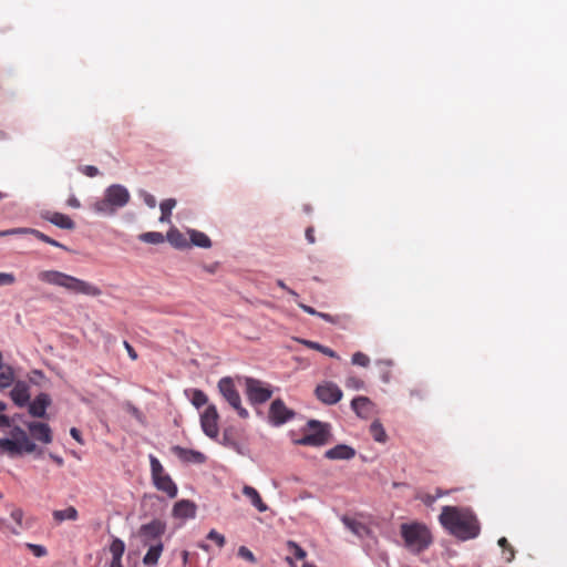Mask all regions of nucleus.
<instances>
[{"label":"nucleus","mask_w":567,"mask_h":567,"mask_svg":"<svg viewBox=\"0 0 567 567\" xmlns=\"http://www.w3.org/2000/svg\"><path fill=\"white\" fill-rule=\"evenodd\" d=\"M439 522L449 534L460 540L476 538L481 533L477 516L468 507L443 506Z\"/></svg>","instance_id":"nucleus-1"},{"label":"nucleus","mask_w":567,"mask_h":567,"mask_svg":"<svg viewBox=\"0 0 567 567\" xmlns=\"http://www.w3.org/2000/svg\"><path fill=\"white\" fill-rule=\"evenodd\" d=\"M38 279L44 284L64 288L72 293L91 297L102 293L97 286L58 270H42L38 274Z\"/></svg>","instance_id":"nucleus-2"},{"label":"nucleus","mask_w":567,"mask_h":567,"mask_svg":"<svg viewBox=\"0 0 567 567\" xmlns=\"http://www.w3.org/2000/svg\"><path fill=\"white\" fill-rule=\"evenodd\" d=\"M130 199L131 194L125 186L113 184L104 190V196L93 204V209L100 215L111 216L126 206Z\"/></svg>","instance_id":"nucleus-3"},{"label":"nucleus","mask_w":567,"mask_h":567,"mask_svg":"<svg viewBox=\"0 0 567 567\" xmlns=\"http://www.w3.org/2000/svg\"><path fill=\"white\" fill-rule=\"evenodd\" d=\"M400 532L405 546L414 553L425 550L433 542L430 529L423 523H404Z\"/></svg>","instance_id":"nucleus-4"},{"label":"nucleus","mask_w":567,"mask_h":567,"mask_svg":"<svg viewBox=\"0 0 567 567\" xmlns=\"http://www.w3.org/2000/svg\"><path fill=\"white\" fill-rule=\"evenodd\" d=\"M11 434L12 439H0V455L8 454L10 457H16L37 450V445L21 427L16 426Z\"/></svg>","instance_id":"nucleus-5"},{"label":"nucleus","mask_w":567,"mask_h":567,"mask_svg":"<svg viewBox=\"0 0 567 567\" xmlns=\"http://www.w3.org/2000/svg\"><path fill=\"white\" fill-rule=\"evenodd\" d=\"M307 431L303 436L296 441L299 445L322 446L329 442V425L316 420H311L307 424Z\"/></svg>","instance_id":"nucleus-6"},{"label":"nucleus","mask_w":567,"mask_h":567,"mask_svg":"<svg viewBox=\"0 0 567 567\" xmlns=\"http://www.w3.org/2000/svg\"><path fill=\"white\" fill-rule=\"evenodd\" d=\"M152 480L155 487L167 494L168 497L174 498L177 495V486L172 477L164 472L161 462L154 456L150 455Z\"/></svg>","instance_id":"nucleus-7"},{"label":"nucleus","mask_w":567,"mask_h":567,"mask_svg":"<svg viewBox=\"0 0 567 567\" xmlns=\"http://www.w3.org/2000/svg\"><path fill=\"white\" fill-rule=\"evenodd\" d=\"M218 389L223 398L229 403V405L237 411L238 415L243 419H247L249 413L241 406L240 395L235 386L231 378L225 377L218 381Z\"/></svg>","instance_id":"nucleus-8"},{"label":"nucleus","mask_w":567,"mask_h":567,"mask_svg":"<svg viewBox=\"0 0 567 567\" xmlns=\"http://www.w3.org/2000/svg\"><path fill=\"white\" fill-rule=\"evenodd\" d=\"M246 394L251 404H262L271 398L272 390L260 380L247 378Z\"/></svg>","instance_id":"nucleus-9"},{"label":"nucleus","mask_w":567,"mask_h":567,"mask_svg":"<svg viewBox=\"0 0 567 567\" xmlns=\"http://www.w3.org/2000/svg\"><path fill=\"white\" fill-rule=\"evenodd\" d=\"M296 413L293 410L287 408L285 402L281 399H276L271 402L269 408V422L275 425L279 426L284 423L292 420L295 417Z\"/></svg>","instance_id":"nucleus-10"},{"label":"nucleus","mask_w":567,"mask_h":567,"mask_svg":"<svg viewBox=\"0 0 567 567\" xmlns=\"http://www.w3.org/2000/svg\"><path fill=\"white\" fill-rule=\"evenodd\" d=\"M218 420L219 415L216 406L214 404L207 405V408L200 415V426L203 432L210 439H215L218 436Z\"/></svg>","instance_id":"nucleus-11"},{"label":"nucleus","mask_w":567,"mask_h":567,"mask_svg":"<svg viewBox=\"0 0 567 567\" xmlns=\"http://www.w3.org/2000/svg\"><path fill=\"white\" fill-rule=\"evenodd\" d=\"M315 392L318 400L329 405L338 403L342 398L341 389L332 382L319 384Z\"/></svg>","instance_id":"nucleus-12"},{"label":"nucleus","mask_w":567,"mask_h":567,"mask_svg":"<svg viewBox=\"0 0 567 567\" xmlns=\"http://www.w3.org/2000/svg\"><path fill=\"white\" fill-rule=\"evenodd\" d=\"M298 306L307 313L311 315V316H317L321 319H323L324 321L331 323V324H334V326H338L342 329H346L348 327V324L350 323L351 321V317L349 315H346V313H342V315H330V313H326V312H320V311H317L315 308L308 306V305H305V303H298Z\"/></svg>","instance_id":"nucleus-13"},{"label":"nucleus","mask_w":567,"mask_h":567,"mask_svg":"<svg viewBox=\"0 0 567 567\" xmlns=\"http://www.w3.org/2000/svg\"><path fill=\"white\" fill-rule=\"evenodd\" d=\"M166 525L159 519H154L148 524H144L140 528V536L143 538L145 545L153 540H159L161 536L165 533Z\"/></svg>","instance_id":"nucleus-14"},{"label":"nucleus","mask_w":567,"mask_h":567,"mask_svg":"<svg viewBox=\"0 0 567 567\" xmlns=\"http://www.w3.org/2000/svg\"><path fill=\"white\" fill-rule=\"evenodd\" d=\"M41 216L43 219L61 229L72 230L75 228V223L68 215L62 213L47 210L42 213Z\"/></svg>","instance_id":"nucleus-15"},{"label":"nucleus","mask_w":567,"mask_h":567,"mask_svg":"<svg viewBox=\"0 0 567 567\" xmlns=\"http://www.w3.org/2000/svg\"><path fill=\"white\" fill-rule=\"evenodd\" d=\"M27 426L33 439L37 441H40L44 444L52 442V431L47 423L30 422Z\"/></svg>","instance_id":"nucleus-16"},{"label":"nucleus","mask_w":567,"mask_h":567,"mask_svg":"<svg viewBox=\"0 0 567 567\" xmlns=\"http://www.w3.org/2000/svg\"><path fill=\"white\" fill-rule=\"evenodd\" d=\"M50 404V395L47 393H40L31 403H29V413L33 417H44L47 409Z\"/></svg>","instance_id":"nucleus-17"},{"label":"nucleus","mask_w":567,"mask_h":567,"mask_svg":"<svg viewBox=\"0 0 567 567\" xmlns=\"http://www.w3.org/2000/svg\"><path fill=\"white\" fill-rule=\"evenodd\" d=\"M173 516L179 519L194 518L196 515L195 503L188 499H181L173 507Z\"/></svg>","instance_id":"nucleus-18"},{"label":"nucleus","mask_w":567,"mask_h":567,"mask_svg":"<svg viewBox=\"0 0 567 567\" xmlns=\"http://www.w3.org/2000/svg\"><path fill=\"white\" fill-rule=\"evenodd\" d=\"M172 452L176 455L181 461L186 463H204L206 457L203 453L194 450H188L178 445L172 447Z\"/></svg>","instance_id":"nucleus-19"},{"label":"nucleus","mask_w":567,"mask_h":567,"mask_svg":"<svg viewBox=\"0 0 567 567\" xmlns=\"http://www.w3.org/2000/svg\"><path fill=\"white\" fill-rule=\"evenodd\" d=\"M10 396L18 406L27 405L30 401L29 385L22 381L17 382L10 392Z\"/></svg>","instance_id":"nucleus-20"},{"label":"nucleus","mask_w":567,"mask_h":567,"mask_svg":"<svg viewBox=\"0 0 567 567\" xmlns=\"http://www.w3.org/2000/svg\"><path fill=\"white\" fill-rule=\"evenodd\" d=\"M351 408L358 416L367 419L373 411V403L367 396H358L351 401Z\"/></svg>","instance_id":"nucleus-21"},{"label":"nucleus","mask_w":567,"mask_h":567,"mask_svg":"<svg viewBox=\"0 0 567 567\" xmlns=\"http://www.w3.org/2000/svg\"><path fill=\"white\" fill-rule=\"evenodd\" d=\"M354 455V449L346 444L336 445L324 453V456L329 460H351Z\"/></svg>","instance_id":"nucleus-22"},{"label":"nucleus","mask_w":567,"mask_h":567,"mask_svg":"<svg viewBox=\"0 0 567 567\" xmlns=\"http://www.w3.org/2000/svg\"><path fill=\"white\" fill-rule=\"evenodd\" d=\"M167 241L176 249H187L190 248V244L186 238L185 234H183L176 227H172L166 234Z\"/></svg>","instance_id":"nucleus-23"},{"label":"nucleus","mask_w":567,"mask_h":567,"mask_svg":"<svg viewBox=\"0 0 567 567\" xmlns=\"http://www.w3.org/2000/svg\"><path fill=\"white\" fill-rule=\"evenodd\" d=\"M25 234L33 235L39 240H41L45 244H49L51 246L59 247V248H62L65 250L68 249L64 245H62L61 243L56 241L55 239L49 237L48 235L43 234L42 231H40L38 229L27 228V227L17 228V235H25Z\"/></svg>","instance_id":"nucleus-24"},{"label":"nucleus","mask_w":567,"mask_h":567,"mask_svg":"<svg viewBox=\"0 0 567 567\" xmlns=\"http://www.w3.org/2000/svg\"><path fill=\"white\" fill-rule=\"evenodd\" d=\"M243 494L250 501L251 505L255 506L260 513L268 509L267 504L262 501L258 491L249 485L243 487Z\"/></svg>","instance_id":"nucleus-25"},{"label":"nucleus","mask_w":567,"mask_h":567,"mask_svg":"<svg viewBox=\"0 0 567 567\" xmlns=\"http://www.w3.org/2000/svg\"><path fill=\"white\" fill-rule=\"evenodd\" d=\"M341 520L344 524V526L358 537L362 538L369 533V528L363 523L354 518L343 516Z\"/></svg>","instance_id":"nucleus-26"},{"label":"nucleus","mask_w":567,"mask_h":567,"mask_svg":"<svg viewBox=\"0 0 567 567\" xmlns=\"http://www.w3.org/2000/svg\"><path fill=\"white\" fill-rule=\"evenodd\" d=\"M187 234L189 235L188 241L190 244V247L192 246H197L200 248H210L212 247V240L209 239V237L206 234L195 230V229H188Z\"/></svg>","instance_id":"nucleus-27"},{"label":"nucleus","mask_w":567,"mask_h":567,"mask_svg":"<svg viewBox=\"0 0 567 567\" xmlns=\"http://www.w3.org/2000/svg\"><path fill=\"white\" fill-rule=\"evenodd\" d=\"M10 516L14 524L10 527V534L20 535L21 530L25 528L23 524L24 512L20 507H13L10 512Z\"/></svg>","instance_id":"nucleus-28"},{"label":"nucleus","mask_w":567,"mask_h":567,"mask_svg":"<svg viewBox=\"0 0 567 567\" xmlns=\"http://www.w3.org/2000/svg\"><path fill=\"white\" fill-rule=\"evenodd\" d=\"M163 551V544L162 542H157L154 545H151L147 553L145 554L143 558V563L146 566H154L157 564L161 555Z\"/></svg>","instance_id":"nucleus-29"},{"label":"nucleus","mask_w":567,"mask_h":567,"mask_svg":"<svg viewBox=\"0 0 567 567\" xmlns=\"http://www.w3.org/2000/svg\"><path fill=\"white\" fill-rule=\"evenodd\" d=\"M53 519L60 524L64 520H76L79 512L74 506H69L65 509H55L52 513Z\"/></svg>","instance_id":"nucleus-30"},{"label":"nucleus","mask_w":567,"mask_h":567,"mask_svg":"<svg viewBox=\"0 0 567 567\" xmlns=\"http://www.w3.org/2000/svg\"><path fill=\"white\" fill-rule=\"evenodd\" d=\"M14 382V371L8 364H1L0 368V390L11 386Z\"/></svg>","instance_id":"nucleus-31"},{"label":"nucleus","mask_w":567,"mask_h":567,"mask_svg":"<svg viewBox=\"0 0 567 567\" xmlns=\"http://www.w3.org/2000/svg\"><path fill=\"white\" fill-rule=\"evenodd\" d=\"M175 206H176V199H174V198L165 199L159 204V208H161L159 221L161 223H167V224L171 223L172 210L175 208Z\"/></svg>","instance_id":"nucleus-32"},{"label":"nucleus","mask_w":567,"mask_h":567,"mask_svg":"<svg viewBox=\"0 0 567 567\" xmlns=\"http://www.w3.org/2000/svg\"><path fill=\"white\" fill-rule=\"evenodd\" d=\"M370 434L374 439V441L379 443H385L388 440V435L385 433V430L380 421L375 420L370 425Z\"/></svg>","instance_id":"nucleus-33"},{"label":"nucleus","mask_w":567,"mask_h":567,"mask_svg":"<svg viewBox=\"0 0 567 567\" xmlns=\"http://www.w3.org/2000/svg\"><path fill=\"white\" fill-rule=\"evenodd\" d=\"M138 239L146 244L158 245L164 243L165 236L158 231H147L138 236Z\"/></svg>","instance_id":"nucleus-34"},{"label":"nucleus","mask_w":567,"mask_h":567,"mask_svg":"<svg viewBox=\"0 0 567 567\" xmlns=\"http://www.w3.org/2000/svg\"><path fill=\"white\" fill-rule=\"evenodd\" d=\"M498 546L503 549V554L505 555V560L511 563L515 558V550L513 546L508 543L506 537H501L498 539Z\"/></svg>","instance_id":"nucleus-35"},{"label":"nucleus","mask_w":567,"mask_h":567,"mask_svg":"<svg viewBox=\"0 0 567 567\" xmlns=\"http://www.w3.org/2000/svg\"><path fill=\"white\" fill-rule=\"evenodd\" d=\"M190 401L194 406L199 409L203 405L207 404L208 398L202 390L194 389L192 390Z\"/></svg>","instance_id":"nucleus-36"},{"label":"nucleus","mask_w":567,"mask_h":567,"mask_svg":"<svg viewBox=\"0 0 567 567\" xmlns=\"http://www.w3.org/2000/svg\"><path fill=\"white\" fill-rule=\"evenodd\" d=\"M110 551L112 554V558H122L125 551V544L120 538H114L110 545Z\"/></svg>","instance_id":"nucleus-37"},{"label":"nucleus","mask_w":567,"mask_h":567,"mask_svg":"<svg viewBox=\"0 0 567 567\" xmlns=\"http://www.w3.org/2000/svg\"><path fill=\"white\" fill-rule=\"evenodd\" d=\"M287 548L289 553L297 559L303 560L307 556V553L305 549H302L296 542L288 540L287 542Z\"/></svg>","instance_id":"nucleus-38"},{"label":"nucleus","mask_w":567,"mask_h":567,"mask_svg":"<svg viewBox=\"0 0 567 567\" xmlns=\"http://www.w3.org/2000/svg\"><path fill=\"white\" fill-rule=\"evenodd\" d=\"M351 362L354 365L367 368L370 364V358L363 352H355L352 354Z\"/></svg>","instance_id":"nucleus-39"},{"label":"nucleus","mask_w":567,"mask_h":567,"mask_svg":"<svg viewBox=\"0 0 567 567\" xmlns=\"http://www.w3.org/2000/svg\"><path fill=\"white\" fill-rule=\"evenodd\" d=\"M415 498L421 501L426 506H432L436 502L437 496H435V494L419 491L415 495Z\"/></svg>","instance_id":"nucleus-40"},{"label":"nucleus","mask_w":567,"mask_h":567,"mask_svg":"<svg viewBox=\"0 0 567 567\" xmlns=\"http://www.w3.org/2000/svg\"><path fill=\"white\" fill-rule=\"evenodd\" d=\"M207 539L213 540L219 548H223L226 544L225 536L218 533L216 529H212L208 533Z\"/></svg>","instance_id":"nucleus-41"},{"label":"nucleus","mask_w":567,"mask_h":567,"mask_svg":"<svg viewBox=\"0 0 567 567\" xmlns=\"http://www.w3.org/2000/svg\"><path fill=\"white\" fill-rule=\"evenodd\" d=\"M140 196H141V198L143 199V202L145 203L146 206H148L150 208H155L156 207L157 202H156L155 196H153L152 194H150L146 190H141L140 192Z\"/></svg>","instance_id":"nucleus-42"},{"label":"nucleus","mask_w":567,"mask_h":567,"mask_svg":"<svg viewBox=\"0 0 567 567\" xmlns=\"http://www.w3.org/2000/svg\"><path fill=\"white\" fill-rule=\"evenodd\" d=\"M238 556L241 557L243 559L247 560V561H250V563H255L256 561L255 555L246 546H240L239 547Z\"/></svg>","instance_id":"nucleus-43"},{"label":"nucleus","mask_w":567,"mask_h":567,"mask_svg":"<svg viewBox=\"0 0 567 567\" xmlns=\"http://www.w3.org/2000/svg\"><path fill=\"white\" fill-rule=\"evenodd\" d=\"M27 547L32 551V554L37 557H43L47 555V548L42 545L35 544H27Z\"/></svg>","instance_id":"nucleus-44"},{"label":"nucleus","mask_w":567,"mask_h":567,"mask_svg":"<svg viewBox=\"0 0 567 567\" xmlns=\"http://www.w3.org/2000/svg\"><path fill=\"white\" fill-rule=\"evenodd\" d=\"M346 385L348 388H351V389H354V390H359V389L363 388L364 382L361 379L357 378V377H349L347 379V381H346Z\"/></svg>","instance_id":"nucleus-45"},{"label":"nucleus","mask_w":567,"mask_h":567,"mask_svg":"<svg viewBox=\"0 0 567 567\" xmlns=\"http://www.w3.org/2000/svg\"><path fill=\"white\" fill-rule=\"evenodd\" d=\"M14 282H16V277L13 274L0 272V286L12 285Z\"/></svg>","instance_id":"nucleus-46"},{"label":"nucleus","mask_w":567,"mask_h":567,"mask_svg":"<svg viewBox=\"0 0 567 567\" xmlns=\"http://www.w3.org/2000/svg\"><path fill=\"white\" fill-rule=\"evenodd\" d=\"M7 409V404L0 401V427L9 426L10 420L7 415L2 414V412Z\"/></svg>","instance_id":"nucleus-47"},{"label":"nucleus","mask_w":567,"mask_h":567,"mask_svg":"<svg viewBox=\"0 0 567 567\" xmlns=\"http://www.w3.org/2000/svg\"><path fill=\"white\" fill-rule=\"evenodd\" d=\"M81 172L89 176V177H95L100 174L97 167L95 166H92V165H85L81 168Z\"/></svg>","instance_id":"nucleus-48"},{"label":"nucleus","mask_w":567,"mask_h":567,"mask_svg":"<svg viewBox=\"0 0 567 567\" xmlns=\"http://www.w3.org/2000/svg\"><path fill=\"white\" fill-rule=\"evenodd\" d=\"M123 346L124 348L126 349L127 351V354L128 357L133 360V361H136L138 359V354L137 352L135 351V349L125 340L123 341Z\"/></svg>","instance_id":"nucleus-49"},{"label":"nucleus","mask_w":567,"mask_h":567,"mask_svg":"<svg viewBox=\"0 0 567 567\" xmlns=\"http://www.w3.org/2000/svg\"><path fill=\"white\" fill-rule=\"evenodd\" d=\"M319 352L330 357V358H334V359H339L340 357L338 355V353L332 350L331 348L329 347H326L323 344H321L320 349H319Z\"/></svg>","instance_id":"nucleus-50"},{"label":"nucleus","mask_w":567,"mask_h":567,"mask_svg":"<svg viewBox=\"0 0 567 567\" xmlns=\"http://www.w3.org/2000/svg\"><path fill=\"white\" fill-rule=\"evenodd\" d=\"M298 341L300 343H302L303 346H306L307 348L316 350V351H319V349L321 347V344L319 342L311 341V340L300 339Z\"/></svg>","instance_id":"nucleus-51"},{"label":"nucleus","mask_w":567,"mask_h":567,"mask_svg":"<svg viewBox=\"0 0 567 567\" xmlns=\"http://www.w3.org/2000/svg\"><path fill=\"white\" fill-rule=\"evenodd\" d=\"M70 434H71V436H72L76 442H79L80 444H83V440H82V435H81L80 430H78L76 427H71V430H70Z\"/></svg>","instance_id":"nucleus-52"},{"label":"nucleus","mask_w":567,"mask_h":567,"mask_svg":"<svg viewBox=\"0 0 567 567\" xmlns=\"http://www.w3.org/2000/svg\"><path fill=\"white\" fill-rule=\"evenodd\" d=\"M306 239L308 240L309 244H315L316 243L313 227H308L306 229Z\"/></svg>","instance_id":"nucleus-53"},{"label":"nucleus","mask_w":567,"mask_h":567,"mask_svg":"<svg viewBox=\"0 0 567 567\" xmlns=\"http://www.w3.org/2000/svg\"><path fill=\"white\" fill-rule=\"evenodd\" d=\"M277 285H278L281 289L286 290L289 295H291V296H293V297H298V293H297L295 290H292V289H290L289 287H287V285H286L281 279L277 280Z\"/></svg>","instance_id":"nucleus-54"},{"label":"nucleus","mask_w":567,"mask_h":567,"mask_svg":"<svg viewBox=\"0 0 567 567\" xmlns=\"http://www.w3.org/2000/svg\"><path fill=\"white\" fill-rule=\"evenodd\" d=\"M10 527H12V525L8 524V522L4 518L0 517V530L10 533Z\"/></svg>","instance_id":"nucleus-55"},{"label":"nucleus","mask_w":567,"mask_h":567,"mask_svg":"<svg viewBox=\"0 0 567 567\" xmlns=\"http://www.w3.org/2000/svg\"><path fill=\"white\" fill-rule=\"evenodd\" d=\"M68 205L73 207V208H79L80 207V202L78 198H75L74 196L73 197H70L68 199Z\"/></svg>","instance_id":"nucleus-56"},{"label":"nucleus","mask_w":567,"mask_h":567,"mask_svg":"<svg viewBox=\"0 0 567 567\" xmlns=\"http://www.w3.org/2000/svg\"><path fill=\"white\" fill-rule=\"evenodd\" d=\"M17 235V228L0 230V237Z\"/></svg>","instance_id":"nucleus-57"},{"label":"nucleus","mask_w":567,"mask_h":567,"mask_svg":"<svg viewBox=\"0 0 567 567\" xmlns=\"http://www.w3.org/2000/svg\"><path fill=\"white\" fill-rule=\"evenodd\" d=\"M50 457L55 462L56 465L62 466L64 464V461L61 456L55 454H50Z\"/></svg>","instance_id":"nucleus-58"},{"label":"nucleus","mask_w":567,"mask_h":567,"mask_svg":"<svg viewBox=\"0 0 567 567\" xmlns=\"http://www.w3.org/2000/svg\"><path fill=\"white\" fill-rule=\"evenodd\" d=\"M450 493H451V491H444V489H442L440 487H437L435 489V496H437V498L443 497L445 495H449Z\"/></svg>","instance_id":"nucleus-59"},{"label":"nucleus","mask_w":567,"mask_h":567,"mask_svg":"<svg viewBox=\"0 0 567 567\" xmlns=\"http://www.w3.org/2000/svg\"><path fill=\"white\" fill-rule=\"evenodd\" d=\"M110 567H123L122 558H112Z\"/></svg>","instance_id":"nucleus-60"},{"label":"nucleus","mask_w":567,"mask_h":567,"mask_svg":"<svg viewBox=\"0 0 567 567\" xmlns=\"http://www.w3.org/2000/svg\"><path fill=\"white\" fill-rule=\"evenodd\" d=\"M286 560H287V563L290 565V567H297V566L293 564L292 558H291L290 556H288V557L286 558ZM301 567H316V566L305 563V564H302V566H301Z\"/></svg>","instance_id":"nucleus-61"},{"label":"nucleus","mask_w":567,"mask_h":567,"mask_svg":"<svg viewBox=\"0 0 567 567\" xmlns=\"http://www.w3.org/2000/svg\"><path fill=\"white\" fill-rule=\"evenodd\" d=\"M188 555H189V554H188V551H186V550H184V551L182 553V558H183V564H184V565H186V564H187V561H188Z\"/></svg>","instance_id":"nucleus-62"},{"label":"nucleus","mask_w":567,"mask_h":567,"mask_svg":"<svg viewBox=\"0 0 567 567\" xmlns=\"http://www.w3.org/2000/svg\"><path fill=\"white\" fill-rule=\"evenodd\" d=\"M199 547H200L202 549L206 550V551L209 549L208 545H204V544H203V545H199Z\"/></svg>","instance_id":"nucleus-63"},{"label":"nucleus","mask_w":567,"mask_h":567,"mask_svg":"<svg viewBox=\"0 0 567 567\" xmlns=\"http://www.w3.org/2000/svg\"><path fill=\"white\" fill-rule=\"evenodd\" d=\"M4 197V195L2 193H0V200Z\"/></svg>","instance_id":"nucleus-64"}]
</instances>
